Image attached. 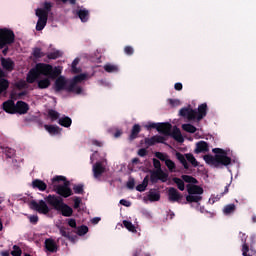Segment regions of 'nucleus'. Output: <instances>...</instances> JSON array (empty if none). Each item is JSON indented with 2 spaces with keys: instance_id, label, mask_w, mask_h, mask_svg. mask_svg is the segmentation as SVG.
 Listing matches in <instances>:
<instances>
[{
  "instance_id": "11",
  "label": "nucleus",
  "mask_w": 256,
  "mask_h": 256,
  "mask_svg": "<svg viewBox=\"0 0 256 256\" xmlns=\"http://www.w3.org/2000/svg\"><path fill=\"white\" fill-rule=\"evenodd\" d=\"M67 79L63 76H59L54 83V90L56 93H61V91H67Z\"/></svg>"
},
{
  "instance_id": "59",
  "label": "nucleus",
  "mask_w": 256,
  "mask_h": 256,
  "mask_svg": "<svg viewBox=\"0 0 256 256\" xmlns=\"http://www.w3.org/2000/svg\"><path fill=\"white\" fill-rule=\"evenodd\" d=\"M68 225L72 229H77V221L75 219H73V218L68 219Z\"/></svg>"
},
{
  "instance_id": "60",
  "label": "nucleus",
  "mask_w": 256,
  "mask_h": 256,
  "mask_svg": "<svg viewBox=\"0 0 256 256\" xmlns=\"http://www.w3.org/2000/svg\"><path fill=\"white\" fill-rule=\"evenodd\" d=\"M29 219L30 223H32L33 225H37V223L39 222V216L37 215H32Z\"/></svg>"
},
{
  "instance_id": "26",
  "label": "nucleus",
  "mask_w": 256,
  "mask_h": 256,
  "mask_svg": "<svg viewBox=\"0 0 256 256\" xmlns=\"http://www.w3.org/2000/svg\"><path fill=\"white\" fill-rule=\"evenodd\" d=\"M32 187L33 189H38L39 191H47V184L43 180H33Z\"/></svg>"
},
{
  "instance_id": "21",
  "label": "nucleus",
  "mask_w": 256,
  "mask_h": 256,
  "mask_svg": "<svg viewBox=\"0 0 256 256\" xmlns=\"http://www.w3.org/2000/svg\"><path fill=\"white\" fill-rule=\"evenodd\" d=\"M28 112L29 104L21 100L16 103V113H19V115H26Z\"/></svg>"
},
{
  "instance_id": "12",
  "label": "nucleus",
  "mask_w": 256,
  "mask_h": 256,
  "mask_svg": "<svg viewBox=\"0 0 256 256\" xmlns=\"http://www.w3.org/2000/svg\"><path fill=\"white\" fill-rule=\"evenodd\" d=\"M44 247L46 253H57L59 251V246H57V242L53 238H47L44 242Z\"/></svg>"
},
{
  "instance_id": "46",
  "label": "nucleus",
  "mask_w": 256,
  "mask_h": 256,
  "mask_svg": "<svg viewBox=\"0 0 256 256\" xmlns=\"http://www.w3.org/2000/svg\"><path fill=\"white\" fill-rule=\"evenodd\" d=\"M87 233H89V227L85 225L78 227L77 235H79V237H83V235H87Z\"/></svg>"
},
{
  "instance_id": "35",
  "label": "nucleus",
  "mask_w": 256,
  "mask_h": 256,
  "mask_svg": "<svg viewBox=\"0 0 256 256\" xmlns=\"http://www.w3.org/2000/svg\"><path fill=\"white\" fill-rule=\"evenodd\" d=\"M176 158L178 159V161H180L181 165H183L184 169H189V163H187V158L185 157V155L177 152Z\"/></svg>"
},
{
  "instance_id": "36",
  "label": "nucleus",
  "mask_w": 256,
  "mask_h": 256,
  "mask_svg": "<svg viewBox=\"0 0 256 256\" xmlns=\"http://www.w3.org/2000/svg\"><path fill=\"white\" fill-rule=\"evenodd\" d=\"M172 181L177 185L179 191H185V182L183 179L174 177L172 178Z\"/></svg>"
},
{
  "instance_id": "34",
  "label": "nucleus",
  "mask_w": 256,
  "mask_h": 256,
  "mask_svg": "<svg viewBox=\"0 0 256 256\" xmlns=\"http://www.w3.org/2000/svg\"><path fill=\"white\" fill-rule=\"evenodd\" d=\"M104 71H106V73H119V66L108 63L104 65Z\"/></svg>"
},
{
  "instance_id": "45",
  "label": "nucleus",
  "mask_w": 256,
  "mask_h": 256,
  "mask_svg": "<svg viewBox=\"0 0 256 256\" xmlns=\"http://www.w3.org/2000/svg\"><path fill=\"white\" fill-rule=\"evenodd\" d=\"M67 93H75L76 95H81L83 93V88L81 86L74 85L72 90L69 89V84L67 87Z\"/></svg>"
},
{
  "instance_id": "61",
  "label": "nucleus",
  "mask_w": 256,
  "mask_h": 256,
  "mask_svg": "<svg viewBox=\"0 0 256 256\" xmlns=\"http://www.w3.org/2000/svg\"><path fill=\"white\" fill-rule=\"evenodd\" d=\"M145 189H147V186L142 183L136 186V191H139V193H143Z\"/></svg>"
},
{
  "instance_id": "52",
  "label": "nucleus",
  "mask_w": 256,
  "mask_h": 256,
  "mask_svg": "<svg viewBox=\"0 0 256 256\" xmlns=\"http://www.w3.org/2000/svg\"><path fill=\"white\" fill-rule=\"evenodd\" d=\"M155 157H157V159H159L160 161L164 162H166L169 159V156L167 154H163V152H156Z\"/></svg>"
},
{
  "instance_id": "9",
  "label": "nucleus",
  "mask_w": 256,
  "mask_h": 256,
  "mask_svg": "<svg viewBox=\"0 0 256 256\" xmlns=\"http://www.w3.org/2000/svg\"><path fill=\"white\" fill-rule=\"evenodd\" d=\"M46 203L50 205V207H53L55 211H58V209L61 207L63 203V198L57 195H51L45 197Z\"/></svg>"
},
{
  "instance_id": "50",
  "label": "nucleus",
  "mask_w": 256,
  "mask_h": 256,
  "mask_svg": "<svg viewBox=\"0 0 256 256\" xmlns=\"http://www.w3.org/2000/svg\"><path fill=\"white\" fill-rule=\"evenodd\" d=\"M165 165H166V167H168V169L171 173H173V171H175L176 165H175V162H173V160H171V159L166 160Z\"/></svg>"
},
{
  "instance_id": "28",
  "label": "nucleus",
  "mask_w": 256,
  "mask_h": 256,
  "mask_svg": "<svg viewBox=\"0 0 256 256\" xmlns=\"http://www.w3.org/2000/svg\"><path fill=\"white\" fill-rule=\"evenodd\" d=\"M139 133H141V126L139 124H135L132 127L130 136H129V140L130 141H135V139H137V137H139Z\"/></svg>"
},
{
  "instance_id": "40",
  "label": "nucleus",
  "mask_w": 256,
  "mask_h": 256,
  "mask_svg": "<svg viewBox=\"0 0 256 256\" xmlns=\"http://www.w3.org/2000/svg\"><path fill=\"white\" fill-rule=\"evenodd\" d=\"M59 231H60V235H62V237H65L66 239L71 240V232H69V228H67L65 226H60Z\"/></svg>"
},
{
  "instance_id": "31",
  "label": "nucleus",
  "mask_w": 256,
  "mask_h": 256,
  "mask_svg": "<svg viewBox=\"0 0 256 256\" xmlns=\"http://www.w3.org/2000/svg\"><path fill=\"white\" fill-rule=\"evenodd\" d=\"M58 123L61 125V127L69 128L71 127L73 120H71L69 116H64L58 120Z\"/></svg>"
},
{
  "instance_id": "32",
  "label": "nucleus",
  "mask_w": 256,
  "mask_h": 256,
  "mask_svg": "<svg viewBox=\"0 0 256 256\" xmlns=\"http://www.w3.org/2000/svg\"><path fill=\"white\" fill-rule=\"evenodd\" d=\"M235 211H237V206L235 204H227L223 208V213L225 215H233V213H235Z\"/></svg>"
},
{
  "instance_id": "24",
  "label": "nucleus",
  "mask_w": 256,
  "mask_h": 256,
  "mask_svg": "<svg viewBox=\"0 0 256 256\" xmlns=\"http://www.w3.org/2000/svg\"><path fill=\"white\" fill-rule=\"evenodd\" d=\"M85 79H87V74H79V75L74 76V78L72 79V81L69 84L68 90L73 91V86L77 85V83H83V81H85Z\"/></svg>"
},
{
  "instance_id": "41",
  "label": "nucleus",
  "mask_w": 256,
  "mask_h": 256,
  "mask_svg": "<svg viewBox=\"0 0 256 256\" xmlns=\"http://www.w3.org/2000/svg\"><path fill=\"white\" fill-rule=\"evenodd\" d=\"M123 225L131 233H137V228H135V225H133V223L131 221L124 220Z\"/></svg>"
},
{
  "instance_id": "4",
  "label": "nucleus",
  "mask_w": 256,
  "mask_h": 256,
  "mask_svg": "<svg viewBox=\"0 0 256 256\" xmlns=\"http://www.w3.org/2000/svg\"><path fill=\"white\" fill-rule=\"evenodd\" d=\"M153 166L156 168V170L150 171V181L151 183H159L161 181L162 183H167L169 179V173L163 171L161 169V161L157 158H153Z\"/></svg>"
},
{
  "instance_id": "5",
  "label": "nucleus",
  "mask_w": 256,
  "mask_h": 256,
  "mask_svg": "<svg viewBox=\"0 0 256 256\" xmlns=\"http://www.w3.org/2000/svg\"><path fill=\"white\" fill-rule=\"evenodd\" d=\"M249 236L247 234L240 232V239L242 242V255L243 256H255L256 255V249H255V244H256V239L255 236H250L249 241L247 242Z\"/></svg>"
},
{
  "instance_id": "58",
  "label": "nucleus",
  "mask_w": 256,
  "mask_h": 256,
  "mask_svg": "<svg viewBox=\"0 0 256 256\" xmlns=\"http://www.w3.org/2000/svg\"><path fill=\"white\" fill-rule=\"evenodd\" d=\"M81 207V198L80 197H74V209H79Z\"/></svg>"
},
{
  "instance_id": "27",
  "label": "nucleus",
  "mask_w": 256,
  "mask_h": 256,
  "mask_svg": "<svg viewBox=\"0 0 256 256\" xmlns=\"http://www.w3.org/2000/svg\"><path fill=\"white\" fill-rule=\"evenodd\" d=\"M44 129H46L50 135H61L62 129L57 125H44Z\"/></svg>"
},
{
  "instance_id": "47",
  "label": "nucleus",
  "mask_w": 256,
  "mask_h": 256,
  "mask_svg": "<svg viewBox=\"0 0 256 256\" xmlns=\"http://www.w3.org/2000/svg\"><path fill=\"white\" fill-rule=\"evenodd\" d=\"M48 117H50L51 121H57V119H59V112L50 109L48 111Z\"/></svg>"
},
{
  "instance_id": "30",
  "label": "nucleus",
  "mask_w": 256,
  "mask_h": 256,
  "mask_svg": "<svg viewBox=\"0 0 256 256\" xmlns=\"http://www.w3.org/2000/svg\"><path fill=\"white\" fill-rule=\"evenodd\" d=\"M181 179L184 181V183H189V185H199V180L193 176L182 175Z\"/></svg>"
},
{
  "instance_id": "20",
  "label": "nucleus",
  "mask_w": 256,
  "mask_h": 256,
  "mask_svg": "<svg viewBox=\"0 0 256 256\" xmlns=\"http://www.w3.org/2000/svg\"><path fill=\"white\" fill-rule=\"evenodd\" d=\"M57 211H60L63 217L73 216V208H71V206L67 205L65 202L60 205V208H58Z\"/></svg>"
},
{
  "instance_id": "13",
  "label": "nucleus",
  "mask_w": 256,
  "mask_h": 256,
  "mask_svg": "<svg viewBox=\"0 0 256 256\" xmlns=\"http://www.w3.org/2000/svg\"><path fill=\"white\" fill-rule=\"evenodd\" d=\"M168 199L172 203H179L181 199H183V195H181L178 191L177 188L170 187L168 189Z\"/></svg>"
},
{
  "instance_id": "37",
  "label": "nucleus",
  "mask_w": 256,
  "mask_h": 256,
  "mask_svg": "<svg viewBox=\"0 0 256 256\" xmlns=\"http://www.w3.org/2000/svg\"><path fill=\"white\" fill-rule=\"evenodd\" d=\"M186 160L191 163V165L193 167H199V162L197 161V159L195 158V156H193V154L191 153H187L185 154Z\"/></svg>"
},
{
  "instance_id": "64",
  "label": "nucleus",
  "mask_w": 256,
  "mask_h": 256,
  "mask_svg": "<svg viewBox=\"0 0 256 256\" xmlns=\"http://www.w3.org/2000/svg\"><path fill=\"white\" fill-rule=\"evenodd\" d=\"M92 145H95L96 147H102L103 142H101L99 140H92Z\"/></svg>"
},
{
  "instance_id": "14",
  "label": "nucleus",
  "mask_w": 256,
  "mask_h": 256,
  "mask_svg": "<svg viewBox=\"0 0 256 256\" xmlns=\"http://www.w3.org/2000/svg\"><path fill=\"white\" fill-rule=\"evenodd\" d=\"M171 129H173V125L169 122L165 123H158L157 131L158 133H161L162 135H166V137H169L171 135Z\"/></svg>"
},
{
  "instance_id": "38",
  "label": "nucleus",
  "mask_w": 256,
  "mask_h": 256,
  "mask_svg": "<svg viewBox=\"0 0 256 256\" xmlns=\"http://www.w3.org/2000/svg\"><path fill=\"white\" fill-rule=\"evenodd\" d=\"M73 191L76 195H84L85 194V185L75 184L73 186Z\"/></svg>"
},
{
  "instance_id": "15",
  "label": "nucleus",
  "mask_w": 256,
  "mask_h": 256,
  "mask_svg": "<svg viewBox=\"0 0 256 256\" xmlns=\"http://www.w3.org/2000/svg\"><path fill=\"white\" fill-rule=\"evenodd\" d=\"M1 66L4 71H7L8 73H11V71H14L15 69V62L11 60V58H1Z\"/></svg>"
},
{
  "instance_id": "55",
  "label": "nucleus",
  "mask_w": 256,
  "mask_h": 256,
  "mask_svg": "<svg viewBox=\"0 0 256 256\" xmlns=\"http://www.w3.org/2000/svg\"><path fill=\"white\" fill-rule=\"evenodd\" d=\"M168 103L171 105V107H179V105H181V101L177 99H169Z\"/></svg>"
},
{
  "instance_id": "48",
  "label": "nucleus",
  "mask_w": 256,
  "mask_h": 256,
  "mask_svg": "<svg viewBox=\"0 0 256 256\" xmlns=\"http://www.w3.org/2000/svg\"><path fill=\"white\" fill-rule=\"evenodd\" d=\"M77 65H79V58L74 59L72 62V73H81V70L77 68Z\"/></svg>"
},
{
  "instance_id": "2",
  "label": "nucleus",
  "mask_w": 256,
  "mask_h": 256,
  "mask_svg": "<svg viewBox=\"0 0 256 256\" xmlns=\"http://www.w3.org/2000/svg\"><path fill=\"white\" fill-rule=\"evenodd\" d=\"M212 152L215 153V156L207 154L203 157L207 165H213V167L223 165L224 167H228V165L231 163V157L227 156V151L221 148H213Z\"/></svg>"
},
{
  "instance_id": "25",
  "label": "nucleus",
  "mask_w": 256,
  "mask_h": 256,
  "mask_svg": "<svg viewBox=\"0 0 256 256\" xmlns=\"http://www.w3.org/2000/svg\"><path fill=\"white\" fill-rule=\"evenodd\" d=\"M195 153H207L209 152V144L205 141H199L196 144Z\"/></svg>"
},
{
  "instance_id": "57",
  "label": "nucleus",
  "mask_w": 256,
  "mask_h": 256,
  "mask_svg": "<svg viewBox=\"0 0 256 256\" xmlns=\"http://www.w3.org/2000/svg\"><path fill=\"white\" fill-rule=\"evenodd\" d=\"M126 187H128V189H135V179L129 178Z\"/></svg>"
},
{
  "instance_id": "1",
  "label": "nucleus",
  "mask_w": 256,
  "mask_h": 256,
  "mask_svg": "<svg viewBox=\"0 0 256 256\" xmlns=\"http://www.w3.org/2000/svg\"><path fill=\"white\" fill-rule=\"evenodd\" d=\"M62 71L63 70L59 66L53 67L51 64L37 63L35 67L28 72L26 81L27 83L33 84L39 77H41V75H43L48 78L37 81L38 89H49V87H51V80L49 79H57Z\"/></svg>"
},
{
  "instance_id": "56",
  "label": "nucleus",
  "mask_w": 256,
  "mask_h": 256,
  "mask_svg": "<svg viewBox=\"0 0 256 256\" xmlns=\"http://www.w3.org/2000/svg\"><path fill=\"white\" fill-rule=\"evenodd\" d=\"M61 181H67V178L65 176H55L52 178V183H59Z\"/></svg>"
},
{
  "instance_id": "42",
  "label": "nucleus",
  "mask_w": 256,
  "mask_h": 256,
  "mask_svg": "<svg viewBox=\"0 0 256 256\" xmlns=\"http://www.w3.org/2000/svg\"><path fill=\"white\" fill-rule=\"evenodd\" d=\"M9 89V80L7 79H0V95L1 93H5Z\"/></svg>"
},
{
  "instance_id": "16",
  "label": "nucleus",
  "mask_w": 256,
  "mask_h": 256,
  "mask_svg": "<svg viewBox=\"0 0 256 256\" xmlns=\"http://www.w3.org/2000/svg\"><path fill=\"white\" fill-rule=\"evenodd\" d=\"M188 195H203V187L197 184H187L186 185Z\"/></svg>"
},
{
  "instance_id": "54",
  "label": "nucleus",
  "mask_w": 256,
  "mask_h": 256,
  "mask_svg": "<svg viewBox=\"0 0 256 256\" xmlns=\"http://www.w3.org/2000/svg\"><path fill=\"white\" fill-rule=\"evenodd\" d=\"M124 53H125V55H128L129 57H131V55H133V53H135V49H133V46H125Z\"/></svg>"
},
{
  "instance_id": "23",
  "label": "nucleus",
  "mask_w": 256,
  "mask_h": 256,
  "mask_svg": "<svg viewBox=\"0 0 256 256\" xmlns=\"http://www.w3.org/2000/svg\"><path fill=\"white\" fill-rule=\"evenodd\" d=\"M105 173V168L101 162H96L93 166V175L95 179H99Z\"/></svg>"
},
{
  "instance_id": "53",
  "label": "nucleus",
  "mask_w": 256,
  "mask_h": 256,
  "mask_svg": "<svg viewBox=\"0 0 256 256\" xmlns=\"http://www.w3.org/2000/svg\"><path fill=\"white\" fill-rule=\"evenodd\" d=\"M227 193H229V185L225 187L224 192L218 194L216 197L213 198V203H215V201H219L221 197H223V195H227Z\"/></svg>"
},
{
  "instance_id": "51",
  "label": "nucleus",
  "mask_w": 256,
  "mask_h": 256,
  "mask_svg": "<svg viewBox=\"0 0 256 256\" xmlns=\"http://www.w3.org/2000/svg\"><path fill=\"white\" fill-rule=\"evenodd\" d=\"M59 57H61V52L59 50L47 54L48 59H59Z\"/></svg>"
},
{
  "instance_id": "8",
  "label": "nucleus",
  "mask_w": 256,
  "mask_h": 256,
  "mask_svg": "<svg viewBox=\"0 0 256 256\" xmlns=\"http://www.w3.org/2000/svg\"><path fill=\"white\" fill-rule=\"evenodd\" d=\"M30 209H33V211H37V213H39L40 215H48V213L51 211L45 200H40L39 202L32 200L30 202Z\"/></svg>"
},
{
  "instance_id": "19",
  "label": "nucleus",
  "mask_w": 256,
  "mask_h": 256,
  "mask_svg": "<svg viewBox=\"0 0 256 256\" xmlns=\"http://www.w3.org/2000/svg\"><path fill=\"white\" fill-rule=\"evenodd\" d=\"M3 110L10 115H15L16 104L13 100H7L3 103Z\"/></svg>"
},
{
  "instance_id": "18",
  "label": "nucleus",
  "mask_w": 256,
  "mask_h": 256,
  "mask_svg": "<svg viewBox=\"0 0 256 256\" xmlns=\"http://www.w3.org/2000/svg\"><path fill=\"white\" fill-rule=\"evenodd\" d=\"M168 137H171L178 143H183V141H185V138H183V134H181V129H179V127L177 126H174L172 132L170 131V135H168Z\"/></svg>"
},
{
  "instance_id": "63",
  "label": "nucleus",
  "mask_w": 256,
  "mask_h": 256,
  "mask_svg": "<svg viewBox=\"0 0 256 256\" xmlns=\"http://www.w3.org/2000/svg\"><path fill=\"white\" fill-rule=\"evenodd\" d=\"M120 205H123L124 207H131V203L125 199L120 200Z\"/></svg>"
},
{
  "instance_id": "6",
  "label": "nucleus",
  "mask_w": 256,
  "mask_h": 256,
  "mask_svg": "<svg viewBox=\"0 0 256 256\" xmlns=\"http://www.w3.org/2000/svg\"><path fill=\"white\" fill-rule=\"evenodd\" d=\"M15 43V32L8 28L0 29V49L6 47V45H13Z\"/></svg>"
},
{
  "instance_id": "49",
  "label": "nucleus",
  "mask_w": 256,
  "mask_h": 256,
  "mask_svg": "<svg viewBox=\"0 0 256 256\" xmlns=\"http://www.w3.org/2000/svg\"><path fill=\"white\" fill-rule=\"evenodd\" d=\"M12 256H21L23 255V250H21V247L14 245L13 251H11Z\"/></svg>"
},
{
  "instance_id": "39",
  "label": "nucleus",
  "mask_w": 256,
  "mask_h": 256,
  "mask_svg": "<svg viewBox=\"0 0 256 256\" xmlns=\"http://www.w3.org/2000/svg\"><path fill=\"white\" fill-rule=\"evenodd\" d=\"M202 199L203 197L194 194H189L188 196H186V201L188 203H199V201H202Z\"/></svg>"
},
{
  "instance_id": "22",
  "label": "nucleus",
  "mask_w": 256,
  "mask_h": 256,
  "mask_svg": "<svg viewBox=\"0 0 256 256\" xmlns=\"http://www.w3.org/2000/svg\"><path fill=\"white\" fill-rule=\"evenodd\" d=\"M144 141L148 147H153L155 143H165L166 139L163 136H152L151 138H145Z\"/></svg>"
},
{
  "instance_id": "62",
  "label": "nucleus",
  "mask_w": 256,
  "mask_h": 256,
  "mask_svg": "<svg viewBox=\"0 0 256 256\" xmlns=\"http://www.w3.org/2000/svg\"><path fill=\"white\" fill-rule=\"evenodd\" d=\"M139 157H147V149L141 148L138 150Z\"/></svg>"
},
{
  "instance_id": "33",
  "label": "nucleus",
  "mask_w": 256,
  "mask_h": 256,
  "mask_svg": "<svg viewBox=\"0 0 256 256\" xmlns=\"http://www.w3.org/2000/svg\"><path fill=\"white\" fill-rule=\"evenodd\" d=\"M161 199V194L159 192H156L155 190H150L148 193V200L151 201V203L155 201H159Z\"/></svg>"
},
{
  "instance_id": "29",
  "label": "nucleus",
  "mask_w": 256,
  "mask_h": 256,
  "mask_svg": "<svg viewBox=\"0 0 256 256\" xmlns=\"http://www.w3.org/2000/svg\"><path fill=\"white\" fill-rule=\"evenodd\" d=\"M52 8H53V4L51 2H44L43 8H38L36 10V13L41 14V11H43L44 13H46V16L49 17V13H51Z\"/></svg>"
},
{
  "instance_id": "43",
  "label": "nucleus",
  "mask_w": 256,
  "mask_h": 256,
  "mask_svg": "<svg viewBox=\"0 0 256 256\" xmlns=\"http://www.w3.org/2000/svg\"><path fill=\"white\" fill-rule=\"evenodd\" d=\"M183 131H186V133H196L197 128L193 126V124H183L182 125Z\"/></svg>"
},
{
  "instance_id": "44",
  "label": "nucleus",
  "mask_w": 256,
  "mask_h": 256,
  "mask_svg": "<svg viewBox=\"0 0 256 256\" xmlns=\"http://www.w3.org/2000/svg\"><path fill=\"white\" fill-rule=\"evenodd\" d=\"M32 56L34 59H41V57H45V53L41 51V48L36 47L33 49Z\"/></svg>"
},
{
  "instance_id": "10",
  "label": "nucleus",
  "mask_w": 256,
  "mask_h": 256,
  "mask_svg": "<svg viewBox=\"0 0 256 256\" xmlns=\"http://www.w3.org/2000/svg\"><path fill=\"white\" fill-rule=\"evenodd\" d=\"M36 15L38 16L36 31H43L47 25L49 16H47V13H45L43 10H41L40 13L36 12Z\"/></svg>"
},
{
  "instance_id": "17",
  "label": "nucleus",
  "mask_w": 256,
  "mask_h": 256,
  "mask_svg": "<svg viewBox=\"0 0 256 256\" xmlns=\"http://www.w3.org/2000/svg\"><path fill=\"white\" fill-rule=\"evenodd\" d=\"M73 14L78 16L81 23H87V21H89L90 13L89 10L85 8L73 11Z\"/></svg>"
},
{
  "instance_id": "7",
  "label": "nucleus",
  "mask_w": 256,
  "mask_h": 256,
  "mask_svg": "<svg viewBox=\"0 0 256 256\" xmlns=\"http://www.w3.org/2000/svg\"><path fill=\"white\" fill-rule=\"evenodd\" d=\"M71 182L65 181L63 184H54L53 191L57 193L60 197L67 199L73 195V190H71Z\"/></svg>"
},
{
  "instance_id": "3",
  "label": "nucleus",
  "mask_w": 256,
  "mask_h": 256,
  "mask_svg": "<svg viewBox=\"0 0 256 256\" xmlns=\"http://www.w3.org/2000/svg\"><path fill=\"white\" fill-rule=\"evenodd\" d=\"M207 103H202L198 106V109L193 108H182L179 111L181 117H186L188 121H202L207 117Z\"/></svg>"
}]
</instances>
